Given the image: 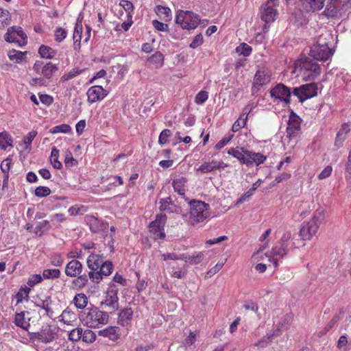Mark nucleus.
<instances>
[{
	"instance_id": "f8f14e48",
	"label": "nucleus",
	"mask_w": 351,
	"mask_h": 351,
	"mask_svg": "<svg viewBox=\"0 0 351 351\" xmlns=\"http://www.w3.org/2000/svg\"><path fill=\"white\" fill-rule=\"evenodd\" d=\"M35 304L36 307L44 311L43 316L46 315L50 318H53L56 315L53 302L49 297L47 298L45 300H40L36 302Z\"/></svg>"
},
{
	"instance_id": "052dcab7",
	"label": "nucleus",
	"mask_w": 351,
	"mask_h": 351,
	"mask_svg": "<svg viewBox=\"0 0 351 351\" xmlns=\"http://www.w3.org/2000/svg\"><path fill=\"white\" fill-rule=\"evenodd\" d=\"M292 240V234L290 231H286L280 239L279 245L288 248L290 241Z\"/></svg>"
},
{
	"instance_id": "473e14b6",
	"label": "nucleus",
	"mask_w": 351,
	"mask_h": 351,
	"mask_svg": "<svg viewBox=\"0 0 351 351\" xmlns=\"http://www.w3.org/2000/svg\"><path fill=\"white\" fill-rule=\"evenodd\" d=\"M59 318V320L64 324L73 325V323L76 321V315L71 310L66 308L62 311Z\"/></svg>"
},
{
	"instance_id": "ddd939ff",
	"label": "nucleus",
	"mask_w": 351,
	"mask_h": 351,
	"mask_svg": "<svg viewBox=\"0 0 351 351\" xmlns=\"http://www.w3.org/2000/svg\"><path fill=\"white\" fill-rule=\"evenodd\" d=\"M82 263L76 259L70 261L65 266L64 273L69 277H75L83 272Z\"/></svg>"
},
{
	"instance_id": "c03bdc74",
	"label": "nucleus",
	"mask_w": 351,
	"mask_h": 351,
	"mask_svg": "<svg viewBox=\"0 0 351 351\" xmlns=\"http://www.w3.org/2000/svg\"><path fill=\"white\" fill-rule=\"evenodd\" d=\"M61 272L58 269H46L43 270V276L45 279H56L60 277Z\"/></svg>"
},
{
	"instance_id": "c85d7f7f",
	"label": "nucleus",
	"mask_w": 351,
	"mask_h": 351,
	"mask_svg": "<svg viewBox=\"0 0 351 351\" xmlns=\"http://www.w3.org/2000/svg\"><path fill=\"white\" fill-rule=\"evenodd\" d=\"M249 113L250 111H245V108L243 110L239 119L235 121L232 126L233 132H237L245 126Z\"/></svg>"
},
{
	"instance_id": "69168bd1",
	"label": "nucleus",
	"mask_w": 351,
	"mask_h": 351,
	"mask_svg": "<svg viewBox=\"0 0 351 351\" xmlns=\"http://www.w3.org/2000/svg\"><path fill=\"white\" fill-rule=\"evenodd\" d=\"M171 134H172V133L170 130H169V129L163 130L159 135L158 143L160 145L167 143L168 141L169 137H170L171 136Z\"/></svg>"
},
{
	"instance_id": "603ef678",
	"label": "nucleus",
	"mask_w": 351,
	"mask_h": 351,
	"mask_svg": "<svg viewBox=\"0 0 351 351\" xmlns=\"http://www.w3.org/2000/svg\"><path fill=\"white\" fill-rule=\"evenodd\" d=\"M83 329L82 328H75L69 334V339L72 341H78L82 337Z\"/></svg>"
},
{
	"instance_id": "338daca9",
	"label": "nucleus",
	"mask_w": 351,
	"mask_h": 351,
	"mask_svg": "<svg viewBox=\"0 0 351 351\" xmlns=\"http://www.w3.org/2000/svg\"><path fill=\"white\" fill-rule=\"evenodd\" d=\"M66 35L67 32L64 29L58 27L55 31V40L56 42L60 43L66 37Z\"/></svg>"
},
{
	"instance_id": "c756f323",
	"label": "nucleus",
	"mask_w": 351,
	"mask_h": 351,
	"mask_svg": "<svg viewBox=\"0 0 351 351\" xmlns=\"http://www.w3.org/2000/svg\"><path fill=\"white\" fill-rule=\"evenodd\" d=\"M88 299L84 293H79L75 295L73 299L74 306L78 309H84L87 306Z\"/></svg>"
},
{
	"instance_id": "dca6fc26",
	"label": "nucleus",
	"mask_w": 351,
	"mask_h": 351,
	"mask_svg": "<svg viewBox=\"0 0 351 351\" xmlns=\"http://www.w3.org/2000/svg\"><path fill=\"white\" fill-rule=\"evenodd\" d=\"M271 80V71L266 67L259 69L254 76V84L258 86H265Z\"/></svg>"
},
{
	"instance_id": "4c0bfd02",
	"label": "nucleus",
	"mask_w": 351,
	"mask_h": 351,
	"mask_svg": "<svg viewBox=\"0 0 351 351\" xmlns=\"http://www.w3.org/2000/svg\"><path fill=\"white\" fill-rule=\"evenodd\" d=\"M159 209L160 211H167L168 213H172L173 208H175L174 204L171 202L170 197L160 199Z\"/></svg>"
},
{
	"instance_id": "5701e85b",
	"label": "nucleus",
	"mask_w": 351,
	"mask_h": 351,
	"mask_svg": "<svg viewBox=\"0 0 351 351\" xmlns=\"http://www.w3.org/2000/svg\"><path fill=\"white\" fill-rule=\"evenodd\" d=\"M71 282V289L73 290H81L84 288L88 284L87 274H82L75 277Z\"/></svg>"
},
{
	"instance_id": "58836bf2",
	"label": "nucleus",
	"mask_w": 351,
	"mask_h": 351,
	"mask_svg": "<svg viewBox=\"0 0 351 351\" xmlns=\"http://www.w3.org/2000/svg\"><path fill=\"white\" fill-rule=\"evenodd\" d=\"M59 150L53 147L51 149L50 160L53 167L56 169H60L62 167V163L58 160Z\"/></svg>"
},
{
	"instance_id": "de8ad7c7",
	"label": "nucleus",
	"mask_w": 351,
	"mask_h": 351,
	"mask_svg": "<svg viewBox=\"0 0 351 351\" xmlns=\"http://www.w3.org/2000/svg\"><path fill=\"white\" fill-rule=\"evenodd\" d=\"M37 134V131L32 130L23 138V143L25 145V149H31V144Z\"/></svg>"
},
{
	"instance_id": "4d7b16f0",
	"label": "nucleus",
	"mask_w": 351,
	"mask_h": 351,
	"mask_svg": "<svg viewBox=\"0 0 351 351\" xmlns=\"http://www.w3.org/2000/svg\"><path fill=\"white\" fill-rule=\"evenodd\" d=\"M255 191L256 187H252L251 189H250L247 192H245L237 200L235 206H238L247 201L249 198L254 194Z\"/></svg>"
},
{
	"instance_id": "7c9ffc66",
	"label": "nucleus",
	"mask_w": 351,
	"mask_h": 351,
	"mask_svg": "<svg viewBox=\"0 0 351 351\" xmlns=\"http://www.w3.org/2000/svg\"><path fill=\"white\" fill-rule=\"evenodd\" d=\"M12 136L7 132H0V149L6 150L8 147H13Z\"/></svg>"
},
{
	"instance_id": "3c124183",
	"label": "nucleus",
	"mask_w": 351,
	"mask_h": 351,
	"mask_svg": "<svg viewBox=\"0 0 351 351\" xmlns=\"http://www.w3.org/2000/svg\"><path fill=\"white\" fill-rule=\"evenodd\" d=\"M236 52L243 56H249L252 52V47L246 43H241L236 48Z\"/></svg>"
},
{
	"instance_id": "39448f33",
	"label": "nucleus",
	"mask_w": 351,
	"mask_h": 351,
	"mask_svg": "<svg viewBox=\"0 0 351 351\" xmlns=\"http://www.w3.org/2000/svg\"><path fill=\"white\" fill-rule=\"evenodd\" d=\"M326 38L324 35L320 36L315 44H314L310 50V56L312 60L326 62L333 54V51L329 47L326 41Z\"/></svg>"
},
{
	"instance_id": "680f3d73",
	"label": "nucleus",
	"mask_w": 351,
	"mask_h": 351,
	"mask_svg": "<svg viewBox=\"0 0 351 351\" xmlns=\"http://www.w3.org/2000/svg\"><path fill=\"white\" fill-rule=\"evenodd\" d=\"M208 98V93L204 90L199 91L195 97V102L198 105L204 104Z\"/></svg>"
},
{
	"instance_id": "09e8293b",
	"label": "nucleus",
	"mask_w": 351,
	"mask_h": 351,
	"mask_svg": "<svg viewBox=\"0 0 351 351\" xmlns=\"http://www.w3.org/2000/svg\"><path fill=\"white\" fill-rule=\"evenodd\" d=\"M71 130V128L69 125L64 123L59 125L54 126L49 130L51 134L57 133H69Z\"/></svg>"
},
{
	"instance_id": "1a4fd4ad",
	"label": "nucleus",
	"mask_w": 351,
	"mask_h": 351,
	"mask_svg": "<svg viewBox=\"0 0 351 351\" xmlns=\"http://www.w3.org/2000/svg\"><path fill=\"white\" fill-rule=\"evenodd\" d=\"M302 119L293 110L290 112L287 128V136L289 138L297 137L301 131Z\"/></svg>"
},
{
	"instance_id": "f704fd0d",
	"label": "nucleus",
	"mask_w": 351,
	"mask_h": 351,
	"mask_svg": "<svg viewBox=\"0 0 351 351\" xmlns=\"http://www.w3.org/2000/svg\"><path fill=\"white\" fill-rule=\"evenodd\" d=\"M38 53L41 58L47 59H51L56 54V52L54 49L44 45L39 47Z\"/></svg>"
},
{
	"instance_id": "79ce46f5",
	"label": "nucleus",
	"mask_w": 351,
	"mask_h": 351,
	"mask_svg": "<svg viewBox=\"0 0 351 351\" xmlns=\"http://www.w3.org/2000/svg\"><path fill=\"white\" fill-rule=\"evenodd\" d=\"M26 53L27 52L23 53L21 51L12 49L9 51L8 56L10 60L14 61L16 63H20L23 60Z\"/></svg>"
},
{
	"instance_id": "8fccbe9b",
	"label": "nucleus",
	"mask_w": 351,
	"mask_h": 351,
	"mask_svg": "<svg viewBox=\"0 0 351 351\" xmlns=\"http://www.w3.org/2000/svg\"><path fill=\"white\" fill-rule=\"evenodd\" d=\"M87 276L88 280L90 279L93 283H99L103 279V276L99 269L90 270Z\"/></svg>"
},
{
	"instance_id": "bb28decb",
	"label": "nucleus",
	"mask_w": 351,
	"mask_h": 351,
	"mask_svg": "<svg viewBox=\"0 0 351 351\" xmlns=\"http://www.w3.org/2000/svg\"><path fill=\"white\" fill-rule=\"evenodd\" d=\"M288 251L289 249L286 248V247H284L281 245H276L272 248V250L271 252V256H272L273 257L279 256L280 258H283L287 254ZM270 261L273 263V265L275 267H278V263L277 258H273L272 260L270 259Z\"/></svg>"
},
{
	"instance_id": "f257e3e1",
	"label": "nucleus",
	"mask_w": 351,
	"mask_h": 351,
	"mask_svg": "<svg viewBox=\"0 0 351 351\" xmlns=\"http://www.w3.org/2000/svg\"><path fill=\"white\" fill-rule=\"evenodd\" d=\"M291 73L296 74V77L302 81H313L320 75L321 68L311 58L302 57L295 62Z\"/></svg>"
},
{
	"instance_id": "f03ea898",
	"label": "nucleus",
	"mask_w": 351,
	"mask_h": 351,
	"mask_svg": "<svg viewBox=\"0 0 351 351\" xmlns=\"http://www.w3.org/2000/svg\"><path fill=\"white\" fill-rule=\"evenodd\" d=\"M109 314L98 306L91 305L80 314L82 324L89 328H99L109 322Z\"/></svg>"
},
{
	"instance_id": "49530a36",
	"label": "nucleus",
	"mask_w": 351,
	"mask_h": 351,
	"mask_svg": "<svg viewBox=\"0 0 351 351\" xmlns=\"http://www.w3.org/2000/svg\"><path fill=\"white\" fill-rule=\"evenodd\" d=\"M96 334L94 331L90 329H86L82 332V341L87 343H93L96 340Z\"/></svg>"
},
{
	"instance_id": "e433bc0d",
	"label": "nucleus",
	"mask_w": 351,
	"mask_h": 351,
	"mask_svg": "<svg viewBox=\"0 0 351 351\" xmlns=\"http://www.w3.org/2000/svg\"><path fill=\"white\" fill-rule=\"evenodd\" d=\"M156 14L165 21H169L171 19V10L162 5H158L156 8Z\"/></svg>"
},
{
	"instance_id": "4468645a",
	"label": "nucleus",
	"mask_w": 351,
	"mask_h": 351,
	"mask_svg": "<svg viewBox=\"0 0 351 351\" xmlns=\"http://www.w3.org/2000/svg\"><path fill=\"white\" fill-rule=\"evenodd\" d=\"M118 291L119 289L114 284H110L106 291V296L104 304L113 308L118 306Z\"/></svg>"
},
{
	"instance_id": "0e129e2a",
	"label": "nucleus",
	"mask_w": 351,
	"mask_h": 351,
	"mask_svg": "<svg viewBox=\"0 0 351 351\" xmlns=\"http://www.w3.org/2000/svg\"><path fill=\"white\" fill-rule=\"evenodd\" d=\"M185 16V11L180 10L177 12L176 16V23L177 24H180L182 29H185L184 25H186Z\"/></svg>"
},
{
	"instance_id": "b1692460",
	"label": "nucleus",
	"mask_w": 351,
	"mask_h": 351,
	"mask_svg": "<svg viewBox=\"0 0 351 351\" xmlns=\"http://www.w3.org/2000/svg\"><path fill=\"white\" fill-rule=\"evenodd\" d=\"M104 262L103 257L96 254H90L86 259V265L90 270H97Z\"/></svg>"
},
{
	"instance_id": "2f4dec72",
	"label": "nucleus",
	"mask_w": 351,
	"mask_h": 351,
	"mask_svg": "<svg viewBox=\"0 0 351 351\" xmlns=\"http://www.w3.org/2000/svg\"><path fill=\"white\" fill-rule=\"evenodd\" d=\"M183 256L185 257V258H184L183 261L186 263H188L189 265H197L202 261L204 257V254L202 252H195L192 255H186L185 254H183Z\"/></svg>"
},
{
	"instance_id": "5fc2aeb1",
	"label": "nucleus",
	"mask_w": 351,
	"mask_h": 351,
	"mask_svg": "<svg viewBox=\"0 0 351 351\" xmlns=\"http://www.w3.org/2000/svg\"><path fill=\"white\" fill-rule=\"evenodd\" d=\"M5 40L8 43H15L19 45V40L16 39V33H14V27H12L8 29L5 34Z\"/></svg>"
},
{
	"instance_id": "774afa93",
	"label": "nucleus",
	"mask_w": 351,
	"mask_h": 351,
	"mask_svg": "<svg viewBox=\"0 0 351 351\" xmlns=\"http://www.w3.org/2000/svg\"><path fill=\"white\" fill-rule=\"evenodd\" d=\"M50 263L55 267H61L64 263V259L60 254H53L50 258Z\"/></svg>"
},
{
	"instance_id": "6e6d98bb",
	"label": "nucleus",
	"mask_w": 351,
	"mask_h": 351,
	"mask_svg": "<svg viewBox=\"0 0 351 351\" xmlns=\"http://www.w3.org/2000/svg\"><path fill=\"white\" fill-rule=\"evenodd\" d=\"M274 336V334H271L269 335H267L266 337H263L254 344V346L261 348L267 347L269 345V343L271 342Z\"/></svg>"
},
{
	"instance_id": "864d4df0",
	"label": "nucleus",
	"mask_w": 351,
	"mask_h": 351,
	"mask_svg": "<svg viewBox=\"0 0 351 351\" xmlns=\"http://www.w3.org/2000/svg\"><path fill=\"white\" fill-rule=\"evenodd\" d=\"M339 320V317L338 315L334 316L331 320L325 326L322 330L319 332V336H322L326 335L330 330H331Z\"/></svg>"
},
{
	"instance_id": "72a5a7b5",
	"label": "nucleus",
	"mask_w": 351,
	"mask_h": 351,
	"mask_svg": "<svg viewBox=\"0 0 351 351\" xmlns=\"http://www.w3.org/2000/svg\"><path fill=\"white\" fill-rule=\"evenodd\" d=\"M243 149V147L239 148L238 147H235V148L232 147L228 150L227 153H228V154L231 155L234 158L238 159L241 164L245 165L246 156L243 153V152L242 150Z\"/></svg>"
},
{
	"instance_id": "2eb2a0df",
	"label": "nucleus",
	"mask_w": 351,
	"mask_h": 351,
	"mask_svg": "<svg viewBox=\"0 0 351 351\" xmlns=\"http://www.w3.org/2000/svg\"><path fill=\"white\" fill-rule=\"evenodd\" d=\"M86 224L91 232L97 233L106 228L107 224L93 215H86L84 217Z\"/></svg>"
},
{
	"instance_id": "13d9d810",
	"label": "nucleus",
	"mask_w": 351,
	"mask_h": 351,
	"mask_svg": "<svg viewBox=\"0 0 351 351\" xmlns=\"http://www.w3.org/2000/svg\"><path fill=\"white\" fill-rule=\"evenodd\" d=\"M64 164L68 167L76 166L78 164L77 160L73 158L70 151H67L65 153Z\"/></svg>"
},
{
	"instance_id": "412c9836",
	"label": "nucleus",
	"mask_w": 351,
	"mask_h": 351,
	"mask_svg": "<svg viewBox=\"0 0 351 351\" xmlns=\"http://www.w3.org/2000/svg\"><path fill=\"white\" fill-rule=\"evenodd\" d=\"M88 101L90 103H95L104 99L108 94L107 89H88Z\"/></svg>"
},
{
	"instance_id": "37998d69",
	"label": "nucleus",
	"mask_w": 351,
	"mask_h": 351,
	"mask_svg": "<svg viewBox=\"0 0 351 351\" xmlns=\"http://www.w3.org/2000/svg\"><path fill=\"white\" fill-rule=\"evenodd\" d=\"M58 70L57 66L51 62L47 63L44 65L41 70V73L46 77L50 78L53 73Z\"/></svg>"
},
{
	"instance_id": "e2e57ef3",
	"label": "nucleus",
	"mask_w": 351,
	"mask_h": 351,
	"mask_svg": "<svg viewBox=\"0 0 351 351\" xmlns=\"http://www.w3.org/2000/svg\"><path fill=\"white\" fill-rule=\"evenodd\" d=\"M51 193V189L47 186H38L35 189V195L38 197H44L48 196Z\"/></svg>"
},
{
	"instance_id": "20e7f679",
	"label": "nucleus",
	"mask_w": 351,
	"mask_h": 351,
	"mask_svg": "<svg viewBox=\"0 0 351 351\" xmlns=\"http://www.w3.org/2000/svg\"><path fill=\"white\" fill-rule=\"evenodd\" d=\"M189 223L192 226L206 221L210 215V205L200 200L193 199L189 202Z\"/></svg>"
},
{
	"instance_id": "6ab92c4d",
	"label": "nucleus",
	"mask_w": 351,
	"mask_h": 351,
	"mask_svg": "<svg viewBox=\"0 0 351 351\" xmlns=\"http://www.w3.org/2000/svg\"><path fill=\"white\" fill-rule=\"evenodd\" d=\"M101 337L108 338L112 341H116L120 337V329L117 326H109L104 329L98 331Z\"/></svg>"
},
{
	"instance_id": "a19ab883",
	"label": "nucleus",
	"mask_w": 351,
	"mask_h": 351,
	"mask_svg": "<svg viewBox=\"0 0 351 351\" xmlns=\"http://www.w3.org/2000/svg\"><path fill=\"white\" fill-rule=\"evenodd\" d=\"M82 25L77 23L75 24L74 32H73V42L75 45V49H76V46L78 47V49L80 48V42L82 40Z\"/></svg>"
},
{
	"instance_id": "4be33fe9",
	"label": "nucleus",
	"mask_w": 351,
	"mask_h": 351,
	"mask_svg": "<svg viewBox=\"0 0 351 351\" xmlns=\"http://www.w3.org/2000/svg\"><path fill=\"white\" fill-rule=\"evenodd\" d=\"M293 94L298 97L300 102L317 95V89H293Z\"/></svg>"
},
{
	"instance_id": "bf43d9fd",
	"label": "nucleus",
	"mask_w": 351,
	"mask_h": 351,
	"mask_svg": "<svg viewBox=\"0 0 351 351\" xmlns=\"http://www.w3.org/2000/svg\"><path fill=\"white\" fill-rule=\"evenodd\" d=\"M14 33H16V39L20 38L21 40H19V46H23L27 44V36L23 32L21 27H14Z\"/></svg>"
},
{
	"instance_id": "aec40b11",
	"label": "nucleus",
	"mask_w": 351,
	"mask_h": 351,
	"mask_svg": "<svg viewBox=\"0 0 351 351\" xmlns=\"http://www.w3.org/2000/svg\"><path fill=\"white\" fill-rule=\"evenodd\" d=\"M29 315V313L28 311H21L20 313H16L14 316V323L16 326L21 328L25 330H28V328L30 327V318L27 317V316Z\"/></svg>"
},
{
	"instance_id": "9d476101",
	"label": "nucleus",
	"mask_w": 351,
	"mask_h": 351,
	"mask_svg": "<svg viewBox=\"0 0 351 351\" xmlns=\"http://www.w3.org/2000/svg\"><path fill=\"white\" fill-rule=\"evenodd\" d=\"M58 329L51 326L43 327L40 331L34 333V338L42 343H49L52 342L58 335Z\"/></svg>"
},
{
	"instance_id": "423d86ee",
	"label": "nucleus",
	"mask_w": 351,
	"mask_h": 351,
	"mask_svg": "<svg viewBox=\"0 0 351 351\" xmlns=\"http://www.w3.org/2000/svg\"><path fill=\"white\" fill-rule=\"evenodd\" d=\"M351 8V0H331L327 3L323 14L328 18L339 19Z\"/></svg>"
},
{
	"instance_id": "a18cd8bd",
	"label": "nucleus",
	"mask_w": 351,
	"mask_h": 351,
	"mask_svg": "<svg viewBox=\"0 0 351 351\" xmlns=\"http://www.w3.org/2000/svg\"><path fill=\"white\" fill-rule=\"evenodd\" d=\"M113 265L111 261H104L99 267V269L100 270L102 276H110L113 270Z\"/></svg>"
},
{
	"instance_id": "9b49d317",
	"label": "nucleus",
	"mask_w": 351,
	"mask_h": 351,
	"mask_svg": "<svg viewBox=\"0 0 351 351\" xmlns=\"http://www.w3.org/2000/svg\"><path fill=\"white\" fill-rule=\"evenodd\" d=\"M245 155L246 156L245 165L247 166H252L254 164L258 166L263 164L267 160V156L263 155L261 153H256L252 151H249L245 149H242Z\"/></svg>"
},
{
	"instance_id": "cd10ccee",
	"label": "nucleus",
	"mask_w": 351,
	"mask_h": 351,
	"mask_svg": "<svg viewBox=\"0 0 351 351\" xmlns=\"http://www.w3.org/2000/svg\"><path fill=\"white\" fill-rule=\"evenodd\" d=\"M133 317V311L131 308H125L122 310L118 318V323L123 326H126L129 324Z\"/></svg>"
},
{
	"instance_id": "7ed1b4c3",
	"label": "nucleus",
	"mask_w": 351,
	"mask_h": 351,
	"mask_svg": "<svg viewBox=\"0 0 351 351\" xmlns=\"http://www.w3.org/2000/svg\"><path fill=\"white\" fill-rule=\"evenodd\" d=\"M324 219L325 210L322 208H317L313 213V217L308 221L302 223L300 230L301 239L303 241H310L317 234Z\"/></svg>"
},
{
	"instance_id": "c9c22d12",
	"label": "nucleus",
	"mask_w": 351,
	"mask_h": 351,
	"mask_svg": "<svg viewBox=\"0 0 351 351\" xmlns=\"http://www.w3.org/2000/svg\"><path fill=\"white\" fill-rule=\"evenodd\" d=\"M87 206L82 204H75L71 206L68 209V213L71 216L82 215L88 211Z\"/></svg>"
},
{
	"instance_id": "a878e982",
	"label": "nucleus",
	"mask_w": 351,
	"mask_h": 351,
	"mask_svg": "<svg viewBox=\"0 0 351 351\" xmlns=\"http://www.w3.org/2000/svg\"><path fill=\"white\" fill-rule=\"evenodd\" d=\"M187 179L180 177L174 179L172 182V186L175 192L181 196H184L186 191Z\"/></svg>"
},
{
	"instance_id": "a211bd4d",
	"label": "nucleus",
	"mask_w": 351,
	"mask_h": 351,
	"mask_svg": "<svg viewBox=\"0 0 351 351\" xmlns=\"http://www.w3.org/2000/svg\"><path fill=\"white\" fill-rule=\"evenodd\" d=\"M290 89H271L270 95L274 98V101H284L286 105L290 103L291 97Z\"/></svg>"
},
{
	"instance_id": "6e6552de",
	"label": "nucleus",
	"mask_w": 351,
	"mask_h": 351,
	"mask_svg": "<svg viewBox=\"0 0 351 351\" xmlns=\"http://www.w3.org/2000/svg\"><path fill=\"white\" fill-rule=\"evenodd\" d=\"M278 5V0H267V1L261 6V19L266 23L274 21L278 14L275 7Z\"/></svg>"
},
{
	"instance_id": "ea45409f",
	"label": "nucleus",
	"mask_w": 351,
	"mask_h": 351,
	"mask_svg": "<svg viewBox=\"0 0 351 351\" xmlns=\"http://www.w3.org/2000/svg\"><path fill=\"white\" fill-rule=\"evenodd\" d=\"M164 58L161 52L157 51L153 54L149 59L148 62L154 65L156 67H160L163 64Z\"/></svg>"
},
{
	"instance_id": "f3484780",
	"label": "nucleus",
	"mask_w": 351,
	"mask_h": 351,
	"mask_svg": "<svg viewBox=\"0 0 351 351\" xmlns=\"http://www.w3.org/2000/svg\"><path fill=\"white\" fill-rule=\"evenodd\" d=\"M303 12L306 13L320 10L324 7L325 0H300Z\"/></svg>"
},
{
	"instance_id": "393cba45",
	"label": "nucleus",
	"mask_w": 351,
	"mask_h": 351,
	"mask_svg": "<svg viewBox=\"0 0 351 351\" xmlns=\"http://www.w3.org/2000/svg\"><path fill=\"white\" fill-rule=\"evenodd\" d=\"M185 14L186 21V25H184L185 29L190 30L196 28L200 22L199 16L191 11H185Z\"/></svg>"
},
{
	"instance_id": "0eeeda50",
	"label": "nucleus",
	"mask_w": 351,
	"mask_h": 351,
	"mask_svg": "<svg viewBox=\"0 0 351 351\" xmlns=\"http://www.w3.org/2000/svg\"><path fill=\"white\" fill-rule=\"evenodd\" d=\"M167 222V216L163 214L157 215L154 221L149 225V231L154 235L155 239H164L165 238V226Z\"/></svg>"
}]
</instances>
